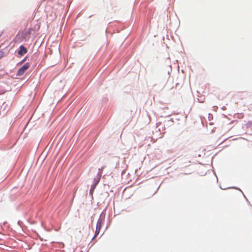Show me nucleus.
I'll use <instances>...</instances> for the list:
<instances>
[{"instance_id":"nucleus-4","label":"nucleus","mask_w":252,"mask_h":252,"mask_svg":"<svg viewBox=\"0 0 252 252\" xmlns=\"http://www.w3.org/2000/svg\"><path fill=\"white\" fill-rule=\"evenodd\" d=\"M97 183H98V181L96 183H95V184H94V185H92L91 188L90 190V193L92 195L93 194L94 191V189L95 188L96 185L97 184Z\"/></svg>"},{"instance_id":"nucleus-1","label":"nucleus","mask_w":252,"mask_h":252,"mask_svg":"<svg viewBox=\"0 0 252 252\" xmlns=\"http://www.w3.org/2000/svg\"><path fill=\"white\" fill-rule=\"evenodd\" d=\"M30 67V63H26L25 64H24L22 67L19 69L18 72H17V75L18 76H21Z\"/></svg>"},{"instance_id":"nucleus-3","label":"nucleus","mask_w":252,"mask_h":252,"mask_svg":"<svg viewBox=\"0 0 252 252\" xmlns=\"http://www.w3.org/2000/svg\"><path fill=\"white\" fill-rule=\"evenodd\" d=\"M27 49L24 46L21 45L20 46L19 50L18 52V53L19 55L22 56L24 54H25L27 53Z\"/></svg>"},{"instance_id":"nucleus-2","label":"nucleus","mask_w":252,"mask_h":252,"mask_svg":"<svg viewBox=\"0 0 252 252\" xmlns=\"http://www.w3.org/2000/svg\"><path fill=\"white\" fill-rule=\"evenodd\" d=\"M102 220L99 219L97 222L96 226V230L95 232V235L93 238V240L94 239L99 233L100 230L102 226Z\"/></svg>"}]
</instances>
